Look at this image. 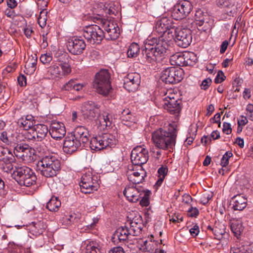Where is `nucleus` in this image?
I'll return each mask as SVG.
<instances>
[{
	"instance_id": "nucleus-9",
	"label": "nucleus",
	"mask_w": 253,
	"mask_h": 253,
	"mask_svg": "<svg viewBox=\"0 0 253 253\" xmlns=\"http://www.w3.org/2000/svg\"><path fill=\"white\" fill-rule=\"evenodd\" d=\"M183 76V71L180 67H170L162 71L160 80L168 84H173L180 82Z\"/></svg>"
},
{
	"instance_id": "nucleus-46",
	"label": "nucleus",
	"mask_w": 253,
	"mask_h": 253,
	"mask_svg": "<svg viewBox=\"0 0 253 253\" xmlns=\"http://www.w3.org/2000/svg\"><path fill=\"white\" fill-rule=\"evenodd\" d=\"M86 253H101V250L98 245L92 242L87 245Z\"/></svg>"
},
{
	"instance_id": "nucleus-24",
	"label": "nucleus",
	"mask_w": 253,
	"mask_h": 253,
	"mask_svg": "<svg viewBox=\"0 0 253 253\" xmlns=\"http://www.w3.org/2000/svg\"><path fill=\"white\" fill-rule=\"evenodd\" d=\"M49 131L51 136L56 139L63 137L66 132L64 124L59 122L52 123Z\"/></svg>"
},
{
	"instance_id": "nucleus-31",
	"label": "nucleus",
	"mask_w": 253,
	"mask_h": 253,
	"mask_svg": "<svg viewBox=\"0 0 253 253\" xmlns=\"http://www.w3.org/2000/svg\"><path fill=\"white\" fill-rule=\"evenodd\" d=\"M230 226L232 232L235 236H240L243 231L242 222L240 219L232 218L230 220Z\"/></svg>"
},
{
	"instance_id": "nucleus-50",
	"label": "nucleus",
	"mask_w": 253,
	"mask_h": 253,
	"mask_svg": "<svg viewBox=\"0 0 253 253\" xmlns=\"http://www.w3.org/2000/svg\"><path fill=\"white\" fill-rule=\"evenodd\" d=\"M32 225L36 232L39 234H41L43 232L45 229V226L43 224V222L41 221H38L37 222H33Z\"/></svg>"
},
{
	"instance_id": "nucleus-8",
	"label": "nucleus",
	"mask_w": 253,
	"mask_h": 253,
	"mask_svg": "<svg viewBox=\"0 0 253 253\" xmlns=\"http://www.w3.org/2000/svg\"><path fill=\"white\" fill-rule=\"evenodd\" d=\"M116 142L117 140L114 135L110 133H104L91 138L90 147L92 150L97 151L115 145Z\"/></svg>"
},
{
	"instance_id": "nucleus-48",
	"label": "nucleus",
	"mask_w": 253,
	"mask_h": 253,
	"mask_svg": "<svg viewBox=\"0 0 253 253\" xmlns=\"http://www.w3.org/2000/svg\"><path fill=\"white\" fill-rule=\"evenodd\" d=\"M47 13V11L44 10L41 11L38 19V23L42 28L44 27L46 25Z\"/></svg>"
},
{
	"instance_id": "nucleus-27",
	"label": "nucleus",
	"mask_w": 253,
	"mask_h": 253,
	"mask_svg": "<svg viewBox=\"0 0 253 253\" xmlns=\"http://www.w3.org/2000/svg\"><path fill=\"white\" fill-rule=\"evenodd\" d=\"M247 199L241 194L233 197L230 201V205L235 211H242L247 206Z\"/></svg>"
},
{
	"instance_id": "nucleus-51",
	"label": "nucleus",
	"mask_w": 253,
	"mask_h": 253,
	"mask_svg": "<svg viewBox=\"0 0 253 253\" xmlns=\"http://www.w3.org/2000/svg\"><path fill=\"white\" fill-rule=\"evenodd\" d=\"M233 156V154L231 151L226 152L222 156L221 160V165L222 167H226L229 164V159Z\"/></svg>"
},
{
	"instance_id": "nucleus-20",
	"label": "nucleus",
	"mask_w": 253,
	"mask_h": 253,
	"mask_svg": "<svg viewBox=\"0 0 253 253\" xmlns=\"http://www.w3.org/2000/svg\"><path fill=\"white\" fill-rule=\"evenodd\" d=\"M99 107L94 102L88 101L84 103L82 107V112L84 118L92 120L99 114Z\"/></svg>"
},
{
	"instance_id": "nucleus-55",
	"label": "nucleus",
	"mask_w": 253,
	"mask_h": 253,
	"mask_svg": "<svg viewBox=\"0 0 253 253\" xmlns=\"http://www.w3.org/2000/svg\"><path fill=\"white\" fill-rule=\"evenodd\" d=\"M1 140L7 145H9L11 143V139L7 136V133L6 131H3L1 133L0 135Z\"/></svg>"
},
{
	"instance_id": "nucleus-56",
	"label": "nucleus",
	"mask_w": 253,
	"mask_h": 253,
	"mask_svg": "<svg viewBox=\"0 0 253 253\" xmlns=\"http://www.w3.org/2000/svg\"><path fill=\"white\" fill-rule=\"evenodd\" d=\"M15 163V162H3V170L6 172L11 171L13 169V163Z\"/></svg>"
},
{
	"instance_id": "nucleus-12",
	"label": "nucleus",
	"mask_w": 253,
	"mask_h": 253,
	"mask_svg": "<svg viewBox=\"0 0 253 253\" xmlns=\"http://www.w3.org/2000/svg\"><path fill=\"white\" fill-rule=\"evenodd\" d=\"M35 150L26 143L17 144L14 148L13 153L19 159L25 162H29L33 159Z\"/></svg>"
},
{
	"instance_id": "nucleus-59",
	"label": "nucleus",
	"mask_w": 253,
	"mask_h": 253,
	"mask_svg": "<svg viewBox=\"0 0 253 253\" xmlns=\"http://www.w3.org/2000/svg\"><path fill=\"white\" fill-rule=\"evenodd\" d=\"M222 131L226 134H229L232 132L231 125L228 123H224L223 125Z\"/></svg>"
},
{
	"instance_id": "nucleus-22",
	"label": "nucleus",
	"mask_w": 253,
	"mask_h": 253,
	"mask_svg": "<svg viewBox=\"0 0 253 253\" xmlns=\"http://www.w3.org/2000/svg\"><path fill=\"white\" fill-rule=\"evenodd\" d=\"M144 190L141 188L138 189L134 186H126L123 191L124 195L128 201L135 203L141 198V193Z\"/></svg>"
},
{
	"instance_id": "nucleus-7",
	"label": "nucleus",
	"mask_w": 253,
	"mask_h": 253,
	"mask_svg": "<svg viewBox=\"0 0 253 253\" xmlns=\"http://www.w3.org/2000/svg\"><path fill=\"white\" fill-rule=\"evenodd\" d=\"M167 50V42L160 41V42L155 45L154 48L144 47L142 49V54L147 62L154 63L161 60Z\"/></svg>"
},
{
	"instance_id": "nucleus-41",
	"label": "nucleus",
	"mask_w": 253,
	"mask_h": 253,
	"mask_svg": "<svg viewBox=\"0 0 253 253\" xmlns=\"http://www.w3.org/2000/svg\"><path fill=\"white\" fill-rule=\"evenodd\" d=\"M120 118L122 124L128 127L134 126L136 121V118L131 114L126 117L121 116Z\"/></svg>"
},
{
	"instance_id": "nucleus-64",
	"label": "nucleus",
	"mask_w": 253,
	"mask_h": 253,
	"mask_svg": "<svg viewBox=\"0 0 253 253\" xmlns=\"http://www.w3.org/2000/svg\"><path fill=\"white\" fill-rule=\"evenodd\" d=\"M109 253H125V252L123 248L121 247H117L110 250Z\"/></svg>"
},
{
	"instance_id": "nucleus-62",
	"label": "nucleus",
	"mask_w": 253,
	"mask_h": 253,
	"mask_svg": "<svg viewBox=\"0 0 253 253\" xmlns=\"http://www.w3.org/2000/svg\"><path fill=\"white\" fill-rule=\"evenodd\" d=\"M247 69L250 70L253 64V59L250 57H247L245 59L244 63Z\"/></svg>"
},
{
	"instance_id": "nucleus-13",
	"label": "nucleus",
	"mask_w": 253,
	"mask_h": 253,
	"mask_svg": "<svg viewBox=\"0 0 253 253\" xmlns=\"http://www.w3.org/2000/svg\"><path fill=\"white\" fill-rule=\"evenodd\" d=\"M130 158L134 165L141 166L148 160V151L141 146H137L131 151Z\"/></svg>"
},
{
	"instance_id": "nucleus-45",
	"label": "nucleus",
	"mask_w": 253,
	"mask_h": 253,
	"mask_svg": "<svg viewBox=\"0 0 253 253\" xmlns=\"http://www.w3.org/2000/svg\"><path fill=\"white\" fill-rule=\"evenodd\" d=\"M150 191L144 190L141 193V198L140 199V204L142 207H147L149 205V197Z\"/></svg>"
},
{
	"instance_id": "nucleus-21",
	"label": "nucleus",
	"mask_w": 253,
	"mask_h": 253,
	"mask_svg": "<svg viewBox=\"0 0 253 253\" xmlns=\"http://www.w3.org/2000/svg\"><path fill=\"white\" fill-rule=\"evenodd\" d=\"M81 146L79 140L71 133L68 135L65 138L63 150L67 154H72L77 151Z\"/></svg>"
},
{
	"instance_id": "nucleus-60",
	"label": "nucleus",
	"mask_w": 253,
	"mask_h": 253,
	"mask_svg": "<svg viewBox=\"0 0 253 253\" xmlns=\"http://www.w3.org/2000/svg\"><path fill=\"white\" fill-rule=\"evenodd\" d=\"M231 0H216V4L224 9L227 6Z\"/></svg>"
},
{
	"instance_id": "nucleus-33",
	"label": "nucleus",
	"mask_w": 253,
	"mask_h": 253,
	"mask_svg": "<svg viewBox=\"0 0 253 253\" xmlns=\"http://www.w3.org/2000/svg\"><path fill=\"white\" fill-rule=\"evenodd\" d=\"M0 161L5 162H15L12 153L7 148L0 147Z\"/></svg>"
},
{
	"instance_id": "nucleus-52",
	"label": "nucleus",
	"mask_w": 253,
	"mask_h": 253,
	"mask_svg": "<svg viewBox=\"0 0 253 253\" xmlns=\"http://www.w3.org/2000/svg\"><path fill=\"white\" fill-rule=\"evenodd\" d=\"M207 229L213 233L215 236V238H220L224 233V230H219L217 227L212 228L211 226H209Z\"/></svg>"
},
{
	"instance_id": "nucleus-34",
	"label": "nucleus",
	"mask_w": 253,
	"mask_h": 253,
	"mask_svg": "<svg viewBox=\"0 0 253 253\" xmlns=\"http://www.w3.org/2000/svg\"><path fill=\"white\" fill-rule=\"evenodd\" d=\"M169 61L171 65L177 66L185 65L184 54L177 52L170 56Z\"/></svg>"
},
{
	"instance_id": "nucleus-19",
	"label": "nucleus",
	"mask_w": 253,
	"mask_h": 253,
	"mask_svg": "<svg viewBox=\"0 0 253 253\" xmlns=\"http://www.w3.org/2000/svg\"><path fill=\"white\" fill-rule=\"evenodd\" d=\"M102 26L105 31L104 38L108 40H115L119 37V28L116 24L111 21H105L103 22Z\"/></svg>"
},
{
	"instance_id": "nucleus-36",
	"label": "nucleus",
	"mask_w": 253,
	"mask_h": 253,
	"mask_svg": "<svg viewBox=\"0 0 253 253\" xmlns=\"http://www.w3.org/2000/svg\"><path fill=\"white\" fill-rule=\"evenodd\" d=\"M35 123L34 120L28 121L27 120H24L23 118L20 119L18 121L20 127H22L24 130H27V132L26 133L27 136L29 132H30V129L33 128L34 126H35L34 125Z\"/></svg>"
},
{
	"instance_id": "nucleus-18",
	"label": "nucleus",
	"mask_w": 253,
	"mask_h": 253,
	"mask_svg": "<svg viewBox=\"0 0 253 253\" xmlns=\"http://www.w3.org/2000/svg\"><path fill=\"white\" fill-rule=\"evenodd\" d=\"M48 129L47 126L43 124L35 125L33 128L30 130L27 135V138L29 140H36L42 141L45 138L47 134Z\"/></svg>"
},
{
	"instance_id": "nucleus-47",
	"label": "nucleus",
	"mask_w": 253,
	"mask_h": 253,
	"mask_svg": "<svg viewBox=\"0 0 253 253\" xmlns=\"http://www.w3.org/2000/svg\"><path fill=\"white\" fill-rule=\"evenodd\" d=\"M236 10L237 7L233 0H231L227 6L224 9L225 12L229 16L233 15L236 12Z\"/></svg>"
},
{
	"instance_id": "nucleus-39",
	"label": "nucleus",
	"mask_w": 253,
	"mask_h": 253,
	"mask_svg": "<svg viewBox=\"0 0 253 253\" xmlns=\"http://www.w3.org/2000/svg\"><path fill=\"white\" fill-rule=\"evenodd\" d=\"M161 42H164L163 37L160 36L158 38H151L147 39L144 42V47L154 48L157 44L160 43Z\"/></svg>"
},
{
	"instance_id": "nucleus-6",
	"label": "nucleus",
	"mask_w": 253,
	"mask_h": 253,
	"mask_svg": "<svg viewBox=\"0 0 253 253\" xmlns=\"http://www.w3.org/2000/svg\"><path fill=\"white\" fill-rule=\"evenodd\" d=\"M68 56L66 54H63L58 59V63H54L50 66L48 69V73L51 78L55 79L61 78L64 76L69 75L71 72L70 65L66 61Z\"/></svg>"
},
{
	"instance_id": "nucleus-40",
	"label": "nucleus",
	"mask_w": 253,
	"mask_h": 253,
	"mask_svg": "<svg viewBox=\"0 0 253 253\" xmlns=\"http://www.w3.org/2000/svg\"><path fill=\"white\" fill-rule=\"evenodd\" d=\"M168 171V169L167 167L162 166L158 170V179L156 183V185L160 186L163 183Z\"/></svg>"
},
{
	"instance_id": "nucleus-54",
	"label": "nucleus",
	"mask_w": 253,
	"mask_h": 253,
	"mask_svg": "<svg viewBox=\"0 0 253 253\" xmlns=\"http://www.w3.org/2000/svg\"><path fill=\"white\" fill-rule=\"evenodd\" d=\"M195 19L196 21H199V25H202L205 21V17L201 10H198L195 13Z\"/></svg>"
},
{
	"instance_id": "nucleus-57",
	"label": "nucleus",
	"mask_w": 253,
	"mask_h": 253,
	"mask_svg": "<svg viewBox=\"0 0 253 253\" xmlns=\"http://www.w3.org/2000/svg\"><path fill=\"white\" fill-rule=\"evenodd\" d=\"M225 78L223 72L221 71H219L214 79V82L216 84L221 83L225 80Z\"/></svg>"
},
{
	"instance_id": "nucleus-35",
	"label": "nucleus",
	"mask_w": 253,
	"mask_h": 253,
	"mask_svg": "<svg viewBox=\"0 0 253 253\" xmlns=\"http://www.w3.org/2000/svg\"><path fill=\"white\" fill-rule=\"evenodd\" d=\"M61 206V202L56 197L53 196L47 203L46 208L51 211H57Z\"/></svg>"
},
{
	"instance_id": "nucleus-25",
	"label": "nucleus",
	"mask_w": 253,
	"mask_h": 253,
	"mask_svg": "<svg viewBox=\"0 0 253 253\" xmlns=\"http://www.w3.org/2000/svg\"><path fill=\"white\" fill-rule=\"evenodd\" d=\"M173 24L170 19L167 17H163L160 20H158L155 25V32L160 36L166 34L167 32Z\"/></svg>"
},
{
	"instance_id": "nucleus-26",
	"label": "nucleus",
	"mask_w": 253,
	"mask_h": 253,
	"mask_svg": "<svg viewBox=\"0 0 253 253\" xmlns=\"http://www.w3.org/2000/svg\"><path fill=\"white\" fill-rule=\"evenodd\" d=\"M72 135L79 141L80 143H86L89 140L90 135L87 128L83 126H78L75 129Z\"/></svg>"
},
{
	"instance_id": "nucleus-23",
	"label": "nucleus",
	"mask_w": 253,
	"mask_h": 253,
	"mask_svg": "<svg viewBox=\"0 0 253 253\" xmlns=\"http://www.w3.org/2000/svg\"><path fill=\"white\" fill-rule=\"evenodd\" d=\"M130 236L132 235L129 231L128 226L126 225L119 227L116 230L112 237V241L118 244L127 240Z\"/></svg>"
},
{
	"instance_id": "nucleus-53",
	"label": "nucleus",
	"mask_w": 253,
	"mask_h": 253,
	"mask_svg": "<svg viewBox=\"0 0 253 253\" xmlns=\"http://www.w3.org/2000/svg\"><path fill=\"white\" fill-rule=\"evenodd\" d=\"M52 60V56L50 53L42 54L40 57V60L43 64H48Z\"/></svg>"
},
{
	"instance_id": "nucleus-30",
	"label": "nucleus",
	"mask_w": 253,
	"mask_h": 253,
	"mask_svg": "<svg viewBox=\"0 0 253 253\" xmlns=\"http://www.w3.org/2000/svg\"><path fill=\"white\" fill-rule=\"evenodd\" d=\"M85 85V84L78 83L77 80L71 79L63 85L61 88L62 90L70 91L74 90L79 91L82 90Z\"/></svg>"
},
{
	"instance_id": "nucleus-1",
	"label": "nucleus",
	"mask_w": 253,
	"mask_h": 253,
	"mask_svg": "<svg viewBox=\"0 0 253 253\" xmlns=\"http://www.w3.org/2000/svg\"><path fill=\"white\" fill-rule=\"evenodd\" d=\"M177 136L176 127L169 125L165 129L160 128L152 133V139L156 147L163 150L172 149Z\"/></svg>"
},
{
	"instance_id": "nucleus-3",
	"label": "nucleus",
	"mask_w": 253,
	"mask_h": 253,
	"mask_svg": "<svg viewBox=\"0 0 253 253\" xmlns=\"http://www.w3.org/2000/svg\"><path fill=\"white\" fill-rule=\"evenodd\" d=\"M12 176L20 186L26 187L34 185L37 180V177L33 170L26 166L15 167Z\"/></svg>"
},
{
	"instance_id": "nucleus-17",
	"label": "nucleus",
	"mask_w": 253,
	"mask_h": 253,
	"mask_svg": "<svg viewBox=\"0 0 253 253\" xmlns=\"http://www.w3.org/2000/svg\"><path fill=\"white\" fill-rule=\"evenodd\" d=\"M140 83V76L136 73H130L124 79V87L129 92L135 91Z\"/></svg>"
},
{
	"instance_id": "nucleus-29",
	"label": "nucleus",
	"mask_w": 253,
	"mask_h": 253,
	"mask_svg": "<svg viewBox=\"0 0 253 253\" xmlns=\"http://www.w3.org/2000/svg\"><path fill=\"white\" fill-rule=\"evenodd\" d=\"M128 223L129 224V231L132 236H137L141 233L142 227V220L140 216L137 219L133 218Z\"/></svg>"
},
{
	"instance_id": "nucleus-37",
	"label": "nucleus",
	"mask_w": 253,
	"mask_h": 253,
	"mask_svg": "<svg viewBox=\"0 0 253 253\" xmlns=\"http://www.w3.org/2000/svg\"><path fill=\"white\" fill-rule=\"evenodd\" d=\"M104 11L110 16H115L118 13V6L115 4L114 3H105Z\"/></svg>"
},
{
	"instance_id": "nucleus-63",
	"label": "nucleus",
	"mask_w": 253,
	"mask_h": 253,
	"mask_svg": "<svg viewBox=\"0 0 253 253\" xmlns=\"http://www.w3.org/2000/svg\"><path fill=\"white\" fill-rule=\"evenodd\" d=\"M191 235L193 236H196L199 233V228L197 225H195L192 228L189 230Z\"/></svg>"
},
{
	"instance_id": "nucleus-10",
	"label": "nucleus",
	"mask_w": 253,
	"mask_h": 253,
	"mask_svg": "<svg viewBox=\"0 0 253 253\" xmlns=\"http://www.w3.org/2000/svg\"><path fill=\"white\" fill-rule=\"evenodd\" d=\"M80 186L82 192L85 194L97 191L99 187L97 177L90 172L84 174L81 177Z\"/></svg>"
},
{
	"instance_id": "nucleus-28",
	"label": "nucleus",
	"mask_w": 253,
	"mask_h": 253,
	"mask_svg": "<svg viewBox=\"0 0 253 253\" xmlns=\"http://www.w3.org/2000/svg\"><path fill=\"white\" fill-rule=\"evenodd\" d=\"M132 169L133 170V169ZM127 175L130 182L133 184H138L143 181L146 176V172L141 167L139 171H133V170L127 171Z\"/></svg>"
},
{
	"instance_id": "nucleus-32",
	"label": "nucleus",
	"mask_w": 253,
	"mask_h": 253,
	"mask_svg": "<svg viewBox=\"0 0 253 253\" xmlns=\"http://www.w3.org/2000/svg\"><path fill=\"white\" fill-rule=\"evenodd\" d=\"M177 29L178 27L173 25L167 32H166V34H165V36L164 35L161 36V37L163 38L164 41L167 42V43L168 44V49L169 47L171 42L173 40H174L175 42L176 35H177Z\"/></svg>"
},
{
	"instance_id": "nucleus-14",
	"label": "nucleus",
	"mask_w": 253,
	"mask_h": 253,
	"mask_svg": "<svg viewBox=\"0 0 253 253\" xmlns=\"http://www.w3.org/2000/svg\"><path fill=\"white\" fill-rule=\"evenodd\" d=\"M191 8L192 4L189 1H181L174 5L172 16L176 20L183 19L190 13Z\"/></svg>"
},
{
	"instance_id": "nucleus-43",
	"label": "nucleus",
	"mask_w": 253,
	"mask_h": 253,
	"mask_svg": "<svg viewBox=\"0 0 253 253\" xmlns=\"http://www.w3.org/2000/svg\"><path fill=\"white\" fill-rule=\"evenodd\" d=\"M98 120L100 124L102 126H110L112 124V120L110 115L107 113H103L99 116Z\"/></svg>"
},
{
	"instance_id": "nucleus-15",
	"label": "nucleus",
	"mask_w": 253,
	"mask_h": 253,
	"mask_svg": "<svg viewBox=\"0 0 253 253\" xmlns=\"http://www.w3.org/2000/svg\"><path fill=\"white\" fill-rule=\"evenodd\" d=\"M192 40L191 31L190 29L178 27L175 42L178 46L186 48L190 44Z\"/></svg>"
},
{
	"instance_id": "nucleus-11",
	"label": "nucleus",
	"mask_w": 253,
	"mask_h": 253,
	"mask_svg": "<svg viewBox=\"0 0 253 253\" xmlns=\"http://www.w3.org/2000/svg\"><path fill=\"white\" fill-rule=\"evenodd\" d=\"M83 35L87 42L92 44L100 43L104 37L103 31L96 25L86 26Z\"/></svg>"
},
{
	"instance_id": "nucleus-4",
	"label": "nucleus",
	"mask_w": 253,
	"mask_h": 253,
	"mask_svg": "<svg viewBox=\"0 0 253 253\" xmlns=\"http://www.w3.org/2000/svg\"><path fill=\"white\" fill-rule=\"evenodd\" d=\"M163 106L171 114L178 116L181 110L182 101L172 89L167 90L163 98Z\"/></svg>"
},
{
	"instance_id": "nucleus-2",
	"label": "nucleus",
	"mask_w": 253,
	"mask_h": 253,
	"mask_svg": "<svg viewBox=\"0 0 253 253\" xmlns=\"http://www.w3.org/2000/svg\"><path fill=\"white\" fill-rule=\"evenodd\" d=\"M38 166L41 167V174L42 175L50 178L56 176L60 170L61 163L55 155L49 154L40 159Z\"/></svg>"
},
{
	"instance_id": "nucleus-42",
	"label": "nucleus",
	"mask_w": 253,
	"mask_h": 253,
	"mask_svg": "<svg viewBox=\"0 0 253 253\" xmlns=\"http://www.w3.org/2000/svg\"><path fill=\"white\" fill-rule=\"evenodd\" d=\"M140 50L139 45L136 43H131L127 50V56L128 57L133 58L136 57Z\"/></svg>"
},
{
	"instance_id": "nucleus-16",
	"label": "nucleus",
	"mask_w": 253,
	"mask_h": 253,
	"mask_svg": "<svg viewBox=\"0 0 253 253\" xmlns=\"http://www.w3.org/2000/svg\"><path fill=\"white\" fill-rule=\"evenodd\" d=\"M67 47L71 53L74 55H79L83 53L86 47V44L84 40L81 37H74L68 41Z\"/></svg>"
},
{
	"instance_id": "nucleus-38",
	"label": "nucleus",
	"mask_w": 253,
	"mask_h": 253,
	"mask_svg": "<svg viewBox=\"0 0 253 253\" xmlns=\"http://www.w3.org/2000/svg\"><path fill=\"white\" fill-rule=\"evenodd\" d=\"M185 65L192 66L197 62L196 55L193 52H188L184 54Z\"/></svg>"
},
{
	"instance_id": "nucleus-5",
	"label": "nucleus",
	"mask_w": 253,
	"mask_h": 253,
	"mask_svg": "<svg viewBox=\"0 0 253 253\" xmlns=\"http://www.w3.org/2000/svg\"><path fill=\"white\" fill-rule=\"evenodd\" d=\"M110 79V75L107 70H101L96 74L93 86L98 93L104 96L109 93L112 89Z\"/></svg>"
},
{
	"instance_id": "nucleus-58",
	"label": "nucleus",
	"mask_w": 253,
	"mask_h": 253,
	"mask_svg": "<svg viewBox=\"0 0 253 253\" xmlns=\"http://www.w3.org/2000/svg\"><path fill=\"white\" fill-rule=\"evenodd\" d=\"M211 80L210 78L205 79L201 84V87L202 89L206 90L211 83Z\"/></svg>"
},
{
	"instance_id": "nucleus-49",
	"label": "nucleus",
	"mask_w": 253,
	"mask_h": 253,
	"mask_svg": "<svg viewBox=\"0 0 253 253\" xmlns=\"http://www.w3.org/2000/svg\"><path fill=\"white\" fill-rule=\"evenodd\" d=\"M37 57L36 54H35L34 56L31 55V57H29L28 59L27 60L25 66L28 67H32L33 70H35V68L37 65Z\"/></svg>"
},
{
	"instance_id": "nucleus-61",
	"label": "nucleus",
	"mask_w": 253,
	"mask_h": 253,
	"mask_svg": "<svg viewBox=\"0 0 253 253\" xmlns=\"http://www.w3.org/2000/svg\"><path fill=\"white\" fill-rule=\"evenodd\" d=\"M246 111H247V114H246L247 117L249 119H250L252 121L253 120L252 118V113L253 112V105L252 104H248L247 106Z\"/></svg>"
},
{
	"instance_id": "nucleus-44",
	"label": "nucleus",
	"mask_w": 253,
	"mask_h": 253,
	"mask_svg": "<svg viewBox=\"0 0 253 253\" xmlns=\"http://www.w3.org/2000/svg\"><path fill=\"white\" fill-rule=\"evenodd\" d=\"M155 244L152 241L145 240L142 241L141 247L145 252H152L155 249Z\"/></svg>"
}]
</instances>
